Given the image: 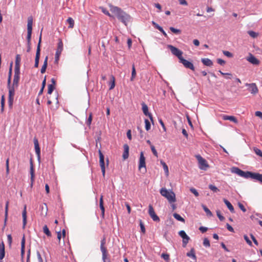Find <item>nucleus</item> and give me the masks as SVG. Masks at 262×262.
Listing matches in <instances>:
<instances>
[{
    "instance_id": "obj_57",
    "label": "nucleus",
    "mask_w": 262,
    "mask_h": 262,
    "mask_svg": "<svg viewBox=\"0 0 262 262\" xmlns=\"http://www.w3.org/2000/svg\"><path fill=\"white\" fill-rule=\"evenodd\" d=\"M223 54L225 56H227L228 57H230H230H233V54L231 53H230V52L227 51H223Z\"/></svg>"
},
{
    "instance_id": "obj_4",
    "label": "nucleus",
    "mask_w": 262,
    "mask_h": 262,
    "mask_svg": "<svg viewBox=\"0 0 262 262\" xmlns=\"http://www.w3.org/2000/svg\"><path fill=\"white\" fill-rule=\"evenodd\" d=\"M42 29H41L39 37V40L38 43L37 45V50H36V56L35 58V64H34V67L38 68V64H39V57H40V46H41V35H42Z\"/></svg>"
},
{
    "instance_id": "obj_54",
    "label": "nucleus",
    "mask_w": 262,
    "mask_h": 262,
    "mask_svg": "<svg viewBox=\"0 0 262 262\" xmlns=\"http://www.w3.org/2000/svg\"><path fill=\"white\" fill-rule=\"evenodd\" d=\"M203 208L207 215H209L210 216L212 215L211 212L210 211V210L208 208H207V207L206 206L203 205Z\"/></svg>"
},
{
    "instance_id": "obj_60",
    "label": "nucleus",
    "mask_w": 262,
    "mask_h": 262,
    "mask_svg": "<svg viewBox=\"0 0 262 262\" xmlns=\"http://www.w3.org/2000/svg\"><path fill=\"white\" fill-rule=\"evenodd\" d=\"M7 239H8V242L9 244V246H11L12 242V237L10 234H8L7 235Z\"/></svg>"
},
{
    "instance_id": "obj_40",
    "label": "nucleus",
    "mask_w": 262,
    "mask_h": 262,
    "mask_svg": "<svg viewBox=\"0 0 262 262\" xmlns=\"http://www.w3.org/2000/svg\"><path fill=\"white\" fill-rule=\"evenodd\" d=\"M173 217L178 221H181L182 222H185V220L180 214L175 213L173 214Z\"/></svg>"
},
{
    "instance_id": "obj_45",
    "label": "nucleus",
    "mask_w": 262,
    "mask_h": 262,
    "mask_svg": "<svg viewBox=\"0 0 262 262\" xmlns=\"http://www.w3.org/2000/svg\"><path fill=\"white\" fill-rule=\"evenodd\" d=\"M145 129L146 130H149L150 129V123L148 119H145Z\"/></svg>"
},
{
    "instance_id": "obj_15",
    "label": "nucleus",
    "mask_w": 262,
    "mask_h": 262,
    "mask_svg": "<svg viewBox=\"0 0 262 262\" xmlns=\"http://www.w3.org/2000/svg\"><path fill=\"white\" fill-rule=\"evenodd\" d=\"M102 259L103 262H111L110 257L107 248L101 249Z\"/></svg>"
},
{
    "instance_id": "obj_39",
    "label": "nucleus",
    "mask_w": 262,
    "mask_h": 262,
    "mask_svg": "<svg viewBox=\"0 0 262 262\" xmlns=\"http://www.w3.org/2000/svg\"><path fill=\"white\" fill-rule=\"evenodd\" d=\"M136 76V69L135 67V65L133 64L132 66V76L130 78V80L133 81L134 78Z\"/></svg>"
},
{
    "instance_id": "obj_22",
    "label": "nucleus",
    "mask_w": 262,
    "mask_h": 262,
    "mask_svg": "<svg viewBox=\"0 0 262 262\" xmlns=\"http://www.w3.org/2000/svg\"><path fill=\"white\" fill-rule=\"evenodd\" d=\"M30 174H31V185H33V183L34 182V177H35V174H34V167H33V162L32 161H30Z\"/></svg>"
},
{
    "instance_id": "obj_36",
    "label": "nucleus",
    "mask_w": 262,
    "mask_h": 262,
    "mask_svg": "<svg viewBox=\"0 0 262 262\" xmlns=\"http://www.w3.org/2000/svg\"><path fill=\"white\" fill-rule=\"evenodd\" d=\"M67 21L69 24V26L68 27L69 28H71L72 29V28H74V19L72 17H69L67 19Z\"/></svg>"
},
{
    "instance_id": "obj_30",
    "label": "nucleus",
    "mask_w": 262,
    "mask_h": 262,
    "mask_svg": "<svg viewBox=\"0 0 262 262\" xmlns=\"http://www.w3.org/2000/svg\"><path fill=\"white\" fill-rule=\"evenodd\" d=\"M48 56H46L44 60L43 64V65L41 67V70H40V72L42 74L46 72V69L47 67V65H48Z\"/></svg>"
},
{
    "instance_id": "obj_48",
    "label": "nucleus",
    "mask_w": 262,
    "mask_h": 262,
    "mask_svg": "<svg viewBox=\"0 0 262 262\" xmlns=\"http://www.w3.org/2000/svg\"><path fill=\"white\" fill-rule=\"evenodd\" d=\"M161 257L166 261H168L169 260V255L166 253H162Z\"/></svg>"
},
{
    "instance_id": "obj_55",
    "label": "nucleus",
    "mask_w": 262,
    "mask_h": 262,
    "mask_svg": "<svg viewBox=\"0 0 262 262\" xmlns=\"http://www.w3.org/2000/svg\"><path fill=\"white\" fill-rule=\"evenodd\" d=\"M150 148H151V150L152 152L153 153V154L156 157H158V152H157V151L155 146L154 145H151Z\"/></svg>"
},
{
    "instance_id": "obj_58",
    "label": "nucleus",
    "mask_w": 262,
    "mask_h": 262,
    "mask_svg": "<svg viewBox=\"0 0 262 262\" xmlns=\"http://www.w3.org/2000/svg\"><path fill=\"white\" fill-rule=\"evenodd\" d=\"M190 191L193 193L194 194V195L195 196H199V193L198 192V191H196V190L194 188H191L190 189Z\"/></svg>"
},
{
    "instance_id": "obj_8",
    "label": "nucleus",
    "mask_w": 262,
    "mask_h": 262,
    "mask_svg": "<svg viewBox=\"0 0 262 262\" xmlns=\"http://www.w3.org/2000/svg\"><path fill=\"white\" fill-rule=\"evenodd\" d=\"M179 235L183 238V246L185 247L190 240V237L186 234L184 230H181L179 232Z\"/></svg>"
},
{
    "instance_id": "obj_9",
    "label": "nucleus",
    "mask_w": 262,
    "mask_h": 262,
    "mask_svg": "<svg viewBox=\"0 0 262 262\" xmlns=\"http://www.w3.org/2000/svg\"><path fill=\"white\" fill-rule=\"evenodd\" d=\"M196 158L199 161L200 168L205 170L208 167L206 161L200 155L197 156Z\"/></svg>"
},
{
    "instance_id": "obj_61",
    "label": "nucleus",
    "mask_w": 262,
    "mask_h": 262,
    "mask_svg": "<svg viewBox=\"0 0 262 262\" xmlns=\"http://www.w3.org/2000/svg\"><path fill=\"white\" fill-rule=\"evenodd\" d=\"M227 229L230 232H234V229L228 223L226 224Z\"/></svg>"
},
{
    "instance_id": "obj_33",
    "label": "nucleus",
    "mask_w": 262,
    "mask_h": 262,
    "mask_svg": "<svg viewBox=\"0 0 262 262\" xmlns=\"http://www.w3.org/2000/svg\"><path fill=\"white\" fill-rule=\"evenodd\" d=\"M231 171L233 173H235L238 174L239 176H241V174L243 173V170L238 168V167H233L231 169Z\"/></svg>"
},
{
    "instance_id": "obj_63",
    "label": "nucleus",
    "mask_w": 262,
    "mask_h": 262,
    "mask_svg": "<svg viewBox=\"0 0 262 262\" xmlns=\"http://www.w3.org/2000/svg\"><path fill=\"white\" fill-rule=\"evenodd\" d=\"M199 230L202 233H204L208 230V228L207 227L201 226L199 228Z\"/></svg>"
},
{
    "instance_id": "obj_6",
    "label": "nucleus",
    "mask_w": 262,
    "mask_h": 262,
    "mask_svg": "<svg viewBox=\"0 0 262 262\" xmlns=\"http://www.w3.org/2000/svg\"><path fill=\"white\" fill-rule=\"evenodd\" d=\"M9 88V96L8 103L10 106H11L13 103L14 97L15 95V88L14 86H8Z\"/></svg>"
},
{
    "instance_id": "obj_51",
    "label": "nucleus",
    "mask_w": 262,
    "mask_h": 262,
    "mask_svg": "<svg viewBox=\"0 0 262 262\" xmlns=\"http://www.w3.org/2000/svg\"><path fill=\"white\" fill-rule=\"evenodd\" d=\"M140 226L141 232L143 233H145V228L144 227L143 223H142V222L141 220H140Z\"/></svg>"
},
{
    "instance_id": "obj_34",
    "label": "nucleus",
    "mask_w": 262,
    "mask_h": 262,
    "mask_svg": "<svg viewBox=\"0 0 262 262\" xmlns=\"http://www.w3.org/2000/svg\"><path fill=\"white\" fill-rule=\"evenodd\" d=\"M202 62L203 63L207 66H210L212 64V62L208 58H202Z\"/></svg>"
},
{
    "instance_id": "obj_12",
    "label": "nucleus",
    "mask_w": 262,
    "mask_h": 262,
    "mask_svg": "<svg viewBox=\"0 0 262 262\" xmlns=\"http://www.w3.org/2000/svg\"><path fill=\"white\" fill-rule=\"evenodd\" d=\"M144 168V171H146V164H145V158L144 156L143 152L142 151L140 152L139 163V169L141 170V168Z\"/></svg>"
},
{
    "instance_id": "obj_7",
    "label": "nucleus",
    "mask_w": 262,
    "mask_h": 262,
    "mask_svg": "<svg viewBox=\"0 0 262 262\" xmlns=\"http://www.w3.org/2000/svg\"><path fill=\"white\" fill-rule=\"evenodd\" d=\"M99 163L102 171V175L103 177L105 176V165H104V157L101 152V150H99Z\"/></svg>"
},
{
    "instance_id": "obj_50",
    "label": "nucleus",
    "mask_w": 262,
    "mask_h": 262,
    "mask_svg": "<svg viewBox=\"0 0 262 262\" xmlns=\"http://www.w3.org/2000/svg\"><path fill=\"white\" fill-rule=\"evenodd\" d=\"M203 245L206 247H210V242L207 238H205L203 241Z\"/></svg>"
},
{
    "instance_id": "obj_17",
    "label": "nucleus",
    "mask_w": 262,
    "mask_h": 262,
    "mask_svg": "<svg viewBox=\"0 0 262 262\" xmlns=\"http://www.w3.org/2000/svg\"><path fill=\"white\" fill-rule=\"evenodd\" d=\"M247 60L250 63L254 65H258L260 61L252 54H249V56L247 57Z\"/></svg>"
},
{
    "instance_id": "obj_20",
    "label": "nucleus",
    "mask_w": 262,
    "mask_h": 262,
    "mask_svg": "<svg viewBox=\"0 0 262 262\" xmlns=\"http://www.w3.org/2000/svg\"><path fill=\"white\" fill-rule=\"evenodd\" d=\"M99 207L101 211V217L104 218L105 208L103 205V195H101L99 201Z\"/></svg>"
},
{
    "instance_id": "obj_46",
    "label": "nucleus",
    "mask_w": 262,
    "mask_h": 262,
    "mask_svg": "<svg viewBox=\"0 0 262 262\" xmlns=\"http://www.w3.org/2000/svg\"><path fill=\"white\" fill-rule=\"evenodd\" d=\"M106 243L105 238L104 237L101 241V244H100V250L106 249V247L105 246Z\"/></svg>"
},
{
    "instance_id": "obj_29",
    "label": "nucleus",
    "mask_w": 262,
    "mask_h": 262,
    "mask_svg": "<svg viewBox=\"0 0 262 262\" xmlns=\"http://www.w3.org/2000/svg\"><path fill=\"white\" fill-rule=\"evenodd\" d=\"M186 255L187 256L192 258L195 261L196 260L194 249L192 248L189 252L187 253Z\"/></svg>"
},
{
    "instance_id": "obj_10",
    "label": "nucleus",
    "mask_w": 262,
    "mask_h": 262,
    "mask_svg": "<svg viewBox=\"0 0 262 262\" xmlns=\"http://www.w3.org/2000/svg\"><path fill=\"white\" fill-rule=\"evenodd\" d=\"M19 73L20 72L18 71L17 68V69H14V75L13 80V84L11 86H14V88H17L19 80Z\"/></svg>"
},
{
    "instance_id": "obj_14",
    "label": "nucleus",
    "mask_w": 262,
    "mask_h": 262,
    "mask_svg": "<svg viewBox=\"0 0 262 262\" xmlns=\"http://www.w3.org/2000/svg\"><path fill=\"white\" fill-rule=\"evenodd\" d=\"M246 85L248 86V90L251 92V94H256L258 93V88L255 83H246Z\"/></svg>"
},
{
    "instance_id": "obj_13",
    "label": "nucleus",
    "mask_w": 262,
    "mask_h": 262,
    "mask_svg": "<svg viewBox=\"0 0 262 262\" xmlns=\"http://www.w3.org/2000/svg\"><path fill=\"white\" fill-rule=\"evenodd\" d=\"M180 62L182 63L186 68L189 69L192 71L194 70V67L193 63L185 59L183 57L181 59Z\"/></svg>"
},
{
    "instance_id": "obj_37",
    "label": "nucleus",
    "mask_w": 262,
    "mask_h": 262,
    "mask_svg": "<svg viewBox=\"0 0 262 262\" xmlns=\"http://www.w3.org/2000/svg\"><path fill=\"white\" fill-rule=\"evenodd\" d=\"M115 86V78L114 76H111V80L110 83V90H112Z\"/></svg>"
},
{
    "instance_id": "obj_23",
    "label": "nucleus",
    "mask_w": 262,
    "mask_h": 262,
    "mask_svg": "<svg viewBox=\"0 0 262 262\" xmlns=\"http://www.w3.org/2000/svg\"><path fill=\"white\" fill-rule=\"evenodd\" d=\"M123 147L124 152L122 155V157L124 160H126L128 158L129 156V146L127 144H124Z\"/></svg>"
},
{
    "instance_id": "obj_1",
    "label": "nucleus",
    "mask_w": 262,
    "mask_h": 262,
    "mask_svg": "<svg viewBox=\"0 0 262 262\" xmlns=\"http://www.w3.org/2000/svg\"><path fill=\"white\" fill-rule=\"evenodd\" d=\"M111 12L122 23L125 25L130 19V16L123 11L121 8L116 6H111L110 8Z\"/></svg>"
},
{
    "instance_id": "obj_59",
    "label": "nucleus",
    "mask_w": 262,
    "mask_h": 262,
    "mask_svg": "<svg viewBox=\"0 0 262 262\" xmlns=\"http://www.w3.org/2000/svg\"><path fill=\"white\" fill-rule=\"evenodd\" d=\"M239 208L244 212H245L246 211V209L244 207V206L241 203H238V204Z\"/></svg>"
},
{
    "instance_id": "obj_53",
    "label": "nucleus",
    "mask_w": 262,
    "mask_h": 262,
    "mask_svg": "<svg viewBox=\"0 0 262 262\" xmlns=\"http://www.w3.org/2000/svg\"><path fill=\"white\" fill-rule=\"evenodd\" d=\"M216 214L219 219L221 221H223L225 220V217L221 214L219 210H217L216 211Z\"/></svg>"
},
{
    "instance_id": "obj_64",
    "label": "nucleus",
    "mask_w": 262,
    "mask_h": 262,
    "mask_svg": "<svg viewBox=\"0 0 262 262\" xmlns=\"http://www.w3.org/2000/svg\"><path fill=\"white\" fill-rule=\"evenodd\" d=\"M37 259L39 262H43V259L41 256L39 252H37Z\"/></svg>"
},
{
    "instance_id": "obj_18",
    "label": "nucleus",
    "mask_w": 262,
    "mask_h": 262,
    "mask_svg": "<svg viewBox=\"0 0 262 262\" xmlns=\"http://www.w3.org/2000/svg\"><path fill=\"white\" fill-rule=\"evenodd\" d=\"M142 111L145 116H148L151 121H153V118L150 113L148 112V106L144 103H142Z\"/></svg>"
},
{
    "instance_id": "obj_44",
    "label": "nucleus",
    "mask_w": 262,
    "mask_h": 262,
    "mask_svg": "<svg viewBox=\"0 0 262 262\" xmlns=\"http://www.w3.org/2000/svg\"><path fill=\"white\" fill-rule=\"evenodd\" d=\"M11 74H12V65L11 66L9 71V76L8 79V86L10 85L11 80Z\"/></svg>"
},
{
    "instance_id": "obj_3",
    "label": "nucleus",
    "mask_w": 262,
    "mask_h": 262,
    "mask_svg": "<svg viewBox=\"0 0 262 262\" xmlns=\"http://www.w3.org/2000/svg\"><path fill=\"white\" fill-rule=\"evenodd\" d=\"M33 19L32 16H29L28 18L27 22V43L28 45H31V39L32 31V25H33Z\"/></svg>"
},
{
    "instance_id": "obj_49",
    "label": "nucleus",
    "mask_w": 262,
    "mask_h": 262,
    "mask_svg": "<svg viewBox=\"0 0 262 262\" xmlns=\"http://www.w3.org/2000/svg\"><path fill=\"white\" fill-rule=\"evenodd\" d=\"M248 33L251 37L253 38H255L257 36V33L253 31H249Z\"/></svg>"
},
{
    "instance_id": "obj_38",
    "label": "nucleus",
    "mask_w": 262,
    "mask_h": 262,
    "mask_svg": "<svg viewBox=\"0 0 262 262\" xmlns=\"http://www.w3.org/2000/svg\"><path fill=\"white\" fill-rule=\"evenodd\" d=\"M43 231L48 236H51V233L50 231V230L47 225H45L43 227Z\"/></svg>"
},
{
    "instance_id": "obj_2",
    "label": "nucleus",
    "mask_w": 262,
    "mask_h": 262,
    "mask_svg": "<svg viewBox=\"0 0 262 262\" xmlns=\"http://www.w3.org/2000/svg\"><path fill=\"white\" fill-rule=\"evenodd\" d=\"M160 194L165 197L169 203L176 201L175 193L172 191H168L165 188H162L160 191Z\"/></svg>"
},
{
    "instance_id": "obj_47",
    "label": "nucleus",
    "mask_w": 262,
    "mask_h": 262,
    "mask_svg": "<svg viewBox=\"0 0 262 262\" xmlns=\"http://www.w3.org/2000/svg\"><path fill=\"white\" fill-rule=\"evenodd\" d=\"M92 121V114L91 113L89 115L88 120L86 121V123L88 126H90Z\"/></svg>"
},
{
    "instance_id": "obj_32",
    "label": "nucleus",
    "mask_w": 262,
    "mask_h": 262,
    "mask_svg": "<svg viewBox=\"0 0 262 262\" xmlns=\"http://www.w3.org/2000/svg\"><path fill=\"white\" fill-rule=\"evenodd\" d=\"M25 236L23 237L21 242V255L23 257L25 254Z\"/></svg>"
},
{
    "instance_id": "obj_41",
    "label": "nucleus",
    "mask_w": 262,
    "mask_h": 262,
    "mask_svg": "<svg viewBox=\"0 0 262 262\" xmlns=\"http://www.w3.org/2000/svg\"><path fill=\"white\" fill-rule=\"evenodd\" d=\"M63 45L61 39H59L57 50L59 51H62Z\"/></svg>"
},
{
    "instance_id": "obj_11",
    "label": "nucleus",
    "mask_w": 262,
    "mask_h": 262,
    "mask_svg": "<svg viewBox=\"0 0 262 262\" xmlns=\"http://www.w3.org/2000/svg\"><path fill=\"white\" fill-rule=\"evenodd\" d=\"M149 209H148V213L150 216L152 218V219L156 222H159L160 219L158 217V216L156 214V213L155 212V210L154 209V208L152 207V205H149Z\"/></svg>"
},
{
    "instance_id": "obj_24",
    "label": "nucleus",
    "mask_w": 262,
    "mask_h": 262,
    "mask_svg": "<svg viewBox=\"0 0 262 262\" xmlns=\"http://www.w3.org/2000/svg\"><path fill=\"white\" fill-rule=\"evenodd\" d=\"M5 255V245L3 242L0 243V260H2Z\"/></svg>"
},
{
    "instance_id": "obj_42",
    "label": "nucleus",
    "mask_w": 262,
    "mask_h": 262,
    "mask_svg": "<svg viewBox=\"0 0 262 262\" xmlns=\"http://www.w3.org/2000/svg\"><path fill=\"white\" fill-rule=\"evenodd\" d=\"M170 30L173 33L179 34L181 33V31L180 29H176L172 27H170Z\"/></svg>"
},
{
    "instance_id": "obj_16",
    "label": "nucleus",
    "mask_w": 262,
    "mask_h": 262,
    "mask_svg": "<svg viewBox=\"0 0 262 262\" xmlns=\"http://www.w3.org/2000/svg\"><path fill=\"white\" fill-rule=\"evenodd\" d=\"M34 147L36 154L37 155V158L38 160L40 158V149L38 143V141L37 138H34L33 139Z\"/></svg>"
},
{
    "instance_id": "obj_28",
    "label": "nucleus",
    "mask_w": 262,
    "mask_h": 262,
    "mask_svg": "<svg viewBox=\"0 0 262 262\" xmlns=\"http://www.w3.org/2000/svg\"><path fill=\"white\" fill-rule=\"evenodd\" d=\"M9 201H7L6 203L5 208V225H6L8 216V207H9Z\"/></svg>"
},
{
    "instance_id": "obj_31",
    "label": "nucleus",
    "mask_w": 262,
    "mask_h": 262,
    "mask_svg": "<svg viewBox=\"0 0 262 262\" xmlns=\"http://www.w3.org/2000/svg\"><path fill=\"white\" fill-rule=\"evenodd\" d=\"M20 60H21V58H20V55L17 54L16 56L15 69H17V68L18 71H19V64H20Z\"/></svg>"
},
{
    "instance_id": "obj_19",
    "label": "nucleus",
    "mask_w": 262,
    "mask_h": 262,
    "mask_svg": "<svg viewBox=\"0 0 262 262\" xmlns=\"http://www.w3.org/2000/svg\"><path fill=\"white\" fill-rule=\"evenodd\" d=\"M22 216H23V228L24 229L27 224V207L26 205H25L24 210L22 212Z\"/></svg>"
},
{
    "instance_id": "obj_21",
    "label": "nucleus",
    "mask_w": 262,
    "mask_h": 262,
    "mask_svg": "<svg viewBox=\"0 0 262 262\" xmlns=\"http://www.w3.org/2000/svg\"><path fill=\"white\" fill-rule=\"evenodd\" d=\"M242 172L243 173L241 174V177H242L246 179L251 178L253 179L254 172L249 171H244L243 170Z\"/></svg>"
},
{
    "instance_id": "obj_62",
    "label": "nucleus",
    "mask_w": 262,
    "mask_h": 262,
    "mask_svg": "<svg viewBox=\"0 0 262 262\" xmlns=\"http://www.w3.org/2000/svg\"><path fill=\"white\" fill-rule=\"evenodd\" d=\"M217 62L222 66H223L225 64V61L221 58L217 59Z\"/></svg>"
},
{
    "instance_id": "obj_52",
    "label": "nucleus",
    "mask_w": 262,
    "mask_h": 262,
    "mask_svg": "<svg viewBox=\"0 0 262 262\" xmlns=\"http://www.w3.org/2000/svg\"><path fill=\"white\" fill-rule=\"evenodd\" d=\"M254 151L257 155L262 157V151H261V150L257 148H254Z\"/></svg>"
},
{
    "instance_id": "obj_25",
    "label": "nucleus",
    "mask_w": 262,
    "mask_h": 262,
    "mask_svg": "<svg viewBox=\"0 0 262 262\" xmlns=\"http://www.w3.org/2000/svg\"><path fill=\"white\" fill-rule=\"evenodd\" d=\"M223 119L225 120L231 121L235 123H238V121H237V119L234 116H233L224 115L223 116Z\"/></svg>"
},
{
    "instance_id": "obj_56",
    "label": "nucleus",
    "mask_w": 262,
    "mask_h": 262,
    "mask_svg": "<svg viewBox=\"0 0 262 262\" xmlns=\"http://www.w3.org/2000/svg\"><path fill=\"white\" fill-rule=\"evenodd\" d=\"M244 239H245V241H246V242L247 243V244L249 246H252V243L251 241L249 239V238L248 237V236L246 235H245L244 236Z\"/></svg>"
},
{
    "instance_id": "obj_35",
    "label": "nucleus",
    "mask_w": 262,
    "mask_h": 262,
    "mask_svg": "<svg viewBox=\"0 0 262 262\" xmlns=\"http://www.w3.org/2000/svg\"><path fill=\"white\" fill-rule=\"evenodd\" d=\"M161 165L163 166L164 170L165 172L166 175L167 176L169 174V170H168V166L166 165V164L163 161H161L160 162Z\"/></svg>"
},
{
    "instance_id": "obj_27",
    "label": "nucleus",
    "mask_w": 262,
    "mask_h": 262,
    "mask_svg": "<svg viewBox=\"0 0 262 262\" xmlns=\"http://www.w3.org/2000/svg\"><path fill=\"white\" fill-rule=\"evenodd\" d=\"M253 179L258 181L262 184V174L254 172Z\"/></svg>"
},
{
    "instance_id": "obj_26",
    "label": "nucleus",
    "mask_w": 262,
    "mask_h": 262,
    "mask_svg": "<svg viewBox=\"0 0 262 262\" xmlns=\"http://www.w3.org/2000/svg\"><path fill=\"white\" fill-rule=\"evenodd\" d=\"M224 202L225 204L226 205L227 207L229 209V210L231 211L232 213H234V209L232 205L226 199H224Z\"/></svg>"
},
{
    "instance_id": "obj_43",
    "label": "nucleus",
    "mask_w": 262,
    "mask_h": 262,
    "mask_svg": "<svg viewBox=\"0 0 262 262\" xmlns=\"http://www.w3.org/2000/svg\"><path fill=\"white\" fill-rule=\"evenodd\" d=\"M54 89L55 86L53 84H49L48 86V94H51Z\"/></svg>"
},
{
    "instance_id": "obj_5",
    "label": "nucleus",
    "mask_w": 262,
    "mask_h": 262,
    "mask_svg": "<svg viewBox=\"0 0 262 262\" xmlns=\"http://www.w3.org/2000/svg\"><path fill=\"white\" fill-rule=\"evenodd\" d=\"M167 48L169 49L171 53L177 56L180 60L183 58V52L182 51L171 45H167Z\"/></svg>"
}]
</instances>
